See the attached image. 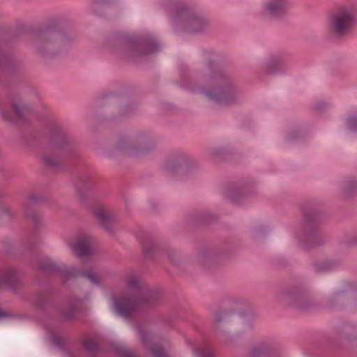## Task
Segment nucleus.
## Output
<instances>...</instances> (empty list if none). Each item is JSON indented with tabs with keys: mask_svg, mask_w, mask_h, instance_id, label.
<instances>
[{
	"mask_svg": "<svg viewBox=\"0 0 357 357\" xmlns=\"http://www.w3.org/2000/svg\"><path fill=\"white\" fill-rule=\"evenodd\" d=\"M355 23V15L350 5H338L334 7L328 17V31L330 33L342 37L348 35Z\"/></svg>",
	"mask_w": 357,
	"mask_h": 357,
	"instance_id": "1",
	"label": "nucleus"
},
{
	"mask_svg": "<svg viewBox=\"0 0 357 357\" xmlns=\"http://www.w3.org/2000/svg\"><path fill=\"white\" fill-rule=\"evenodd\" d=\"M148 297L145 292L137 296L135 298H122L112 299V307L119 314L124 317L130 316L143 303L148 302Z\"/></svg>",
	"mask_w": 357,
	"mask_h": 357,
	"instance_id": "2",
	"label": "nucleus"
},
{
	"mask_svg": "<svg viewBox=\"0 0 357 357\" xmlns=\"http://www.w3.org/2000/svg\"><path fill=\"white\" fill-rule=\"evenodd\" d=\"M206 95L223 105H230L237 99L236 91L232 86H227L215 92H207Z\"/></svg>",
	"mask_w": 357,
	"mask_h": 357,
	"instance_id": "3",
	"label": "nucleus"
},
{
	"mask_svg": "<svg viewBox=\"0 0 357 357\" xmlns=\"http://www.w3.org/2000/svg\"><path fill=\"white\" fill-rule=\"evenodd\" d=\"M71 247L74 253L80 257L90 255L93 252L92 240L88 236L79 237L72 243Z\"/></svg>",
	"mask_w": 357,
	"mask_h": 357,
	"instance_id": "4",
	"label": "nucleus"
},
{
	"mask_svg": "<svg viewBox=\"0 0 357 357\" xmlns=\"http://www.w3.org/2000/svg\"><path fill=\"white\" fill-rule=\"evenodd\" d=\"M289 8L287 0H270L266 8L268 13L273 17H279L285 14Z\"/></svg>",
	"mask_w": 357,
	"mask_h": 357,
	"instance_id": "5",
	"label": "nucleus"
},
{
	"mask_svg": "<svg viewBox=\"0 0 357 357\" xmlns=\"http://www.w3.org/2000/svg\"><path fill=\"white\" fill-rule=\"evenodd\" d=\"M20 274L14 269H10L0 273V284H4L11 288H14L20 284Z\"/></svg>",
	"mask_w": 357,
	"mask_h": 357,
	"instance_id": "6",
	"label": "nucleus"
},
{
	"mask_svg": "<svg viewBox=\"0 0 357 357\" xmlns=\"http://www.w3.org/2000/svg\"><path fill=\"white\" fill-rule=\"evenodd\" d=\"M93 188V183L89 178H80L76 184L77 191L80 198H83L84 195L89 194Z\"/></svg>",
	"mask_w": 357,
	"mask_h": 357,
	"instance_id": "7",
	"label": "nucleus"
},
{
	"mask_svg": "<svg viewBox=\"0 0 357 357\" xmlns=\"http://www.w3.org/2000/svg\"><path fill=\"white\" fill-rule=\"evenodd\" d=\"M95 215L100 222L102 225L112 219V215L106 211L105 208L100 207L95 211Z\"/></svg>",
	"mask_w": 357,
	"mask_h": 357,
	"instance_id": "8",
	"label": "nucleus"
},
{
	"mask_svg": "<svg viewBox=\"0 0 357 357\" xmlns=\"http://www.w3.org/2000/svg\"><path fill=\"white\" fill-rule=\"evenodd\" d=\"M126 283L130 288L142 287V281L139 276L131 273L127 276Z\"/></svg>",
	"mask_w": 357,
	"mask_h": 357,
	"instance_id": "9",
	"label": "nucleus"
},
{
	"mask_svg": "<svg viewBox=\"0 0 357 357\" xmlns=\"http://www.w3.org/2000/svg\"><path fill=\"white\" fill-rule=\"evenodd\" d=\"M266 352V347L265 345H259L255 347L250 351L251 357H261Z\"/></svg>",
	"mask_w": 357,
	"mask_h": 357,
	"instance_id": "10",
	"label": "nucleus"
},
{
	"mask_svg": "<svg viewBox=\"0 0 357 357\" xmlns=\"http://www.w3.org/2000/svg\"><path fill=\"white\" fill-rule=\"evenodd\" d=\"M81 274L83 275L84 276H85L86 278H87L91 283H93L94 284H99V282H100L99 278L97 275L95 271H93V270H90L86 273H83Z\"/></svg>",
	"mask_w": 357,
	"mask_h": 357,
	"instance_id": "11",
	"label": "nucleus"
},
{
	"mask_svg": "<svg viewBox=\"0 0 357 357\" xmlns=\"http://www.w3.org/2000/svg\"><path fill=\"white\" fill-rule=\"evenodd\" d=\"M83 344L84 347L89 351H93L97 347L96 342L91 338H86L83 342Z\"/></svg>",
	"mask_w": 357,
	"mask_h": 357,
	"instance_id": "12",
	"label": "nucleus"
},
{
	"mask_svg": "<svg viewBox=\"0 0 357 357\" xmlns=\"http://www.w3.org/2000/svg\"><path fill=\"white\" fill-rule=\"evenodd\" d=\"M228 314L226 312H217L214 317V321L216 324H220L227 320Z\"/></svg>",
	"mask_w": 357,
	"mask_h": 357,
	"instance_id": "13",
	"label": "nucleus"
},
{
	"mask_svg": "<svg viewBox=\"0 0 357 357\" xmlns=\"http://www.w3.org/2000/svg\"><path fill=\"white\" fill-rule=\"evenodd\" d=\"M11 215L10 209L4 206L0 205V219L9 218Z\"/></svg>",
	"mask_w": 357,
	"mask_h": 357,
	"instance_id": "14",
	"label": "nucleus"
},
{
	"mask_svg": "<svg viewBox=\"0 0 357 357\" xmlns=\"http://www.w3.org/2000/svg\"><path fill=\"white\" fill-rule=\"evenodd\" d=\"M62 274H66L70 276H76L78 275L79 273L73 267H65L61 269Z\"/></svg>",
	"mask_w": 357,
	"mask_h": 357,
	"instance_id": "15",
	"label": "nucleus"
},
{
	"mask_svg": "<svg viewBox=\"0 0 357 357\" xmlns=\"http://www.w3.org/2000/svg\"><path fill=\"white\" fill-rule=\"evenodd\" d=\"M140 336H141L142 341L144 343L148 342L152 337V335L150 332L144 331H142L140 332Z\"/></svg>",
	"mask_w": 357,
	"mask_h": 357,
	"instance_id": "16",
	"label": "nucleus"
},
{
	"mask_svg": "<svg viewBox=\"0 0 357 357\" xmlns=\"http://www.w3.org/2000/svg\"><path fill=\"white\" fill-rule=\"evenodd\" d=\"M151 350L153 357H167L166 354L160 348L153 347Z\"/></svg>",
	"mask_w": 357,
	"mask_h": 357,
	"instance_id": "17",
	"label": "nucleus"
},
{
	"mask_svg": "<svg viewBox=\"0 0 357 357\" xmlns=\"http://www.w3.org/2000/svg\"><path fill=\"white\" fill-rule=\"evenodd\" d=\"M44 160L47 165H51V166H54V165H56L59 161V160L57 158L53 159V158H52L51 156H49V155H46L44 158Z\"/></svg>",
	"mask_w": 357,
	"mask_h": 357,
	"instance_id": "18",
	"label": "nucleus"
},
{
	"mask_svg": "<svg viewBox=\"0 0 357 357\" xmlns=\"http://www.w3.org/2000/svg\"><path fill=\"white\" fill-rule=\"evenodd\" d=\"M162 251L170 259L171 261H174V256L175 253L173 250L169 248H162Z\"/></svg>",
	"mask_w": 357,
	"mask_h": 357,
	"instance_id": "19",
	"label": "nucleus"
},
{
	"mask_svg": "<svg viewBox=\"0 0 357 357\" xmlns=\"http://www.w3.org/2000/svg\"><path fill=\"white\" fill-rule=\"evenodd\" d=\"M123 356L124 357H135L134 353L130 350H126L123 351Z\"/></svg>",
	"mask_w": 357,
	"mask_h": 357,
	"instance_id": "20",
	"label": "nucleus"
},
{
	"mask_svg": "<svg viewBox=\"0 0 357 357\" xmlns=\"http://www.w3.org/2000/svg\"><path fill=\"white\" fill-rule=\"evenodd\" d=\"M14 109H15V112L16 114L18 116H21V107H20L18 105H15L14 106Z\"/></svg>",
	"mask_w": 357,
	"mask_h": 357,
	"instance_id": "21",
	"label": "nucleus"
},
{
	"mask_svg": "<svg viewBox=\"0 0 357 357\" xmlns=\"http://www.w3.org/2000/svg\"><path fill=\"white\" fill-rule=\"evenodd\" d=\"M73 315H74V313L72 312L67 313V314H64V317L66 319H71L73 317Z\"/></svg>",
	"mask_w": 357,
	"mask_h": 357,
	"instance_id": "22",
	"label": "nucleus"
},
{
	"mask_svg": "<svg viewBox=\"0 0 357 357\" xmlns=\"http://www.w3.org/2000/svg\"><path fill=\"white\" fill-rule=\"evenodd\" d=\"M202 357H213V354L211 351H206Z\"/></svg>",
	"mask_w": 357,
	"mask_h": 357,
	"instance_id": "23",
	"label": "nucleus"
},
{
	"mask_svg": "<svg viewBox=\"0 0 357 357\" xmlns=\"http://www.w3.org/2000/svg\"><path fill=\"white\" fill-rule=\"evenodd\" d=\"M62 149H63V151L65 153H68V152L70 151V148H69L68 146H63V147L62 148Z\"/></svg>",
	"mask_w": 357,
	"mask_h": 357,
	"instance_id": "24",
	"label": "nucleus"
},
{
	"mask_svg": "<svg viewBox=\"0 0 357 357\" xmlns=\"http://www.w3.org/2000/svg\"><path fill=\"white\" fill-rule=\"evenodd\" d=\"M344 188L345 191L350 192V190L351 189V187H350L347 184H345L344 186Z\"/></svg>",
	"mask_w": 357,
	"mask_h": 357,
	"instance_id": "25",
	"label": "nucleus"
},
{
	"mask_svg": "<svg viewBox=\"0 0 357 357\" xmlns=\"http://www.w3.org/2000/svg\"><path fill=\"white\" fill-rule=\"evenodd\" d=\"M6 314L4 312L0 310V318L3 317H6Z\"/></svg>",
	"mask_w": 357,
	"mask_h": 357,
	"instance_id": "26",
	"label": "nucleus"
},
{
	"mask_svg": "<svg viewBox=\"0 0 357 357\" xmlns=\"http://www.w3.org/2000/svg\"><path fill=\"white\" fill-rule=\"evenodd\" d=\"M3 116L6 120L10 121V119L6 115V114L3 113Z\"/></svg>",
	"mask_w": 357,
	"mask_h": 357,
	"instance_id": "27",
	"label": "nucleus"
}]
</instances>
